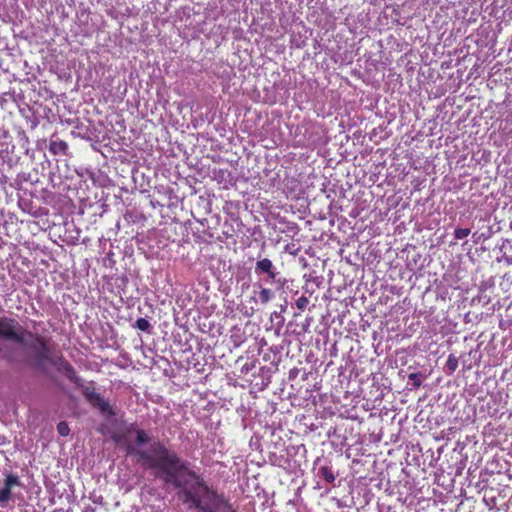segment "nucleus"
Here are the masks:
<instances>
[{
  "mask_svg": "<svg viewBox=\"0 0 512 512\" xmlns=\"http://www.w3.org/2000/svg\"><path fill=\"white\" fill-rule=\"evenodd\" d=\"M318 475L323 478L327 483H333L335 481V475L331 467L322 466L319 468Z\"/></svg>",
  "mask_w": 512,
  "mask_h": 512,
  "instance_id": "10",
  "label": "nucleus"
},
{
  "mask_svg": "<svg viewBox=\"0 0 512 512\" xmlns=\"http://www.w3.org/2000/svg\"><path fill=\"white\" fill-rule=\"evenodd\" d=\"M57 431L61 436H67L70 432L69 426L66 422H59L57 425Z\"/></svg>",
  "mask_w": 512,
  "mask_h": 512,
  "instance_id": "15",
  "label": "nucleus"
},
{
  "mask_svg": "<svg viewBox=\"0 0 512 512\" xmlns=\"http://www.w3.org/2000/svg\"><path fill=\"white\" fill-rule=\"evenodd\" d=\"M84 512H95V508H93L91 506H87V507H85Z\"/></svg>",
  "mask_w": 512,
  "mask_h": 512,
  "instance_id": "17",
  "label": "nucleus"
},
{
  "mask_svg": "<svg viewBox=\"0 0 512 512\" xmlns=\"http://www.w3.org/2000/svg\"><path fill=\"white\" fill-rule=\"evenodd\" d=\"M22 486L21 480L18 475L13 473L5 474L3 487L0 488V507L5 508L12 498V489L14 487Z\"/></svg>",
  "mask_w": 512,
  "mask_h": 512,
  "instance_id": "5",
  "label": "nucleus"
},
{
  "mask_svg": "<svg viewBox=\"0 0 512 512\" xmlns=\"http://www.w3.org/2000/svg\"><path fill=\"white\" fill-rule=\"evenodd\" d=\"M0 360L21 363L26 360L24 349L39 368L52 360V350L45 337L34 334L23 327L15 318L0 317Z\"/></svg>",
  "mask_w": 512,
  "mask_h": 512,
  "instance_id": "2",
  "label": "nucleus"
},
{
  "mask_svg": "<svg viewBox=\"0 0 512 512\" xmlns=\"http://www.w3.org/2000/svg\"><path fill=\"white\" fill-rule=\"evenodd\" d=\"M445 368L447 370V374L452 375L458 368V358L455 355L450 354L446 361Z\"/></svg>",
  "mask_w": 512,
  "mask_h": 512,
  "instance_id": "11",
  "label": "nucleus"
},
{
  "mask_svg": "<svg viewBox=\"0 0 512 512\" xmlns=\"http://www.w3.org/2000/svg\"><path fill=\"white\" fill-rule=\"evenodd\" d=\"M255 273L257 275L266 274L268 276L267 281L277 284L279 287H283L287 283L285 278L280 277V273L276 271L272 261L268 258H263L256 262Z\"/></svg>",
  "mask_w": 512,
  "mask_h": 512,
  "instance_id": "3",
  "label": "nucleus"
},
{
  "mask_svg": "<svg viewBox=\"0 0 512 512\" xmlns=\"http://www.w3.org/2000/svg\"><path fill=\"white\" fill-rule=\"evenodd\" d=\"M53 366L56 367V369L64 374L71 382H73L77 386H82V379L76 375V372L73 368V366L66 361L61 356L52 357V360L49 362Z\"/></svg>",
  "mask_w": 512,
  "mask_h": 512,
  "instance_id": "6",
  "label": "nucleus"
},
{
  "mask_svg": "<svg viewBox=\"0 0 512 512\" xmlns=\"http://www.w3.org/2000/svg\"><path fill=\"white\" fill-rule=\"evenodd\" d=\"M423 375L421 373H411L408 375V379L412 382L414 388H419L422 384Z\"/></svg>",
  "mask_w": 512,
  "mask_h": 512,
  "instance_id": "13",
  "label": "nucleus"
},
{
  "mask_svg": "<svg viewBox=\"0 0 512 512\" xmlns=\"http://www.w3.org/2000/svg\"><path fill=\"white\" fill-rule=\"evenodd\" d=\"M133 431L135 432V442L138 446H142L144 444L149 443L150 438L145 431L133 429L132 426L130 425V435L132 434Z\"/></svg>",
  "mask_w": 512,
  "mask_h": 512,
  "instance_id": "9",
  "label": "nucleus"
},
{
  "mask_svg": "<svg viewBox=\"0 0 512 512\" xmlns=\"http://www.w3.org/2000/svg\"><path fill=\"white\" fill-rule=\"evenodd\" d=\"M135 327L140 330V331H143V332H148V333H151L152 331V325L150 324V322L145 319V318H139L136 323H135Z\"/></svg>",
  "mask_w": 512,
  "mask_h": 512,
  "instance_id": "12",
  "label": "nucleus"
},
{
  "mask_svg": "<svg viewBox=\"0 0 512 512\" xmlns=\"http://www.w3.org/2000/svg\"><path fill=\"white\" fill-rule=\"evenodd\" d=\"M82 393L86 400L94 407L97 408L103 415H111L113 411L107 400H105L99 393H97L92 386H85Z\"/></svg>",
  "mask_w": 512,
  "mask_h": 512,
  "instance_id": "4",
  "label": "nucleus"
},
{
  "mask_svg": "<svg viewBox=\"0 0 512 512\" xmlns=\"http://www.w3.org/2000/svg\"><path fill=\"white\" fill-rule=\"evenodd\" d=\"M469 228H456L454 231V237L457 240L466 238L470 234Z\"/></svg>",
  "mask_w": 512,
  "mask_h": 512,
  "instance_id": "14",
  "label": "nucleus"
},
{
  "mask_svg": "<svg viewBox=\"0 0 512 512\" xmlns=\"http://www.w3.org/2000/svg\"><path fill=\"white\" fill-rule=\"evenodd\" d=\"M68 149V144L63 140H52L49 144V151L53 155H65Z\"/></svg>",
  "mask_w": 512,
  "mask_h": 512,
  "instance_id": "7",
  "label": "nucleus"
},
{
  "mask_svg": "<svg viewBox=\"0 0 512 512\" xmlns=\"http://www.w3.org/2000/svg\"><path fill=\"white\" fill-rule=\"evenodd\" d=\"M101 500H102V497H101V496H99V497H96L93 501H94V503H99V504H101Z\"/></svg>",
  "mask_w": 512,
  "mask_h": 512,
  "instance_id": "18",
  "label": "nucleus"
},
{
  "mask_svg": "<svg viewBox=\"0 0 512 512\" xmlns=\"http://www.w3.org/2000/svg\"><path fill=\"white\" fill-rule=\"evenodd\" d=\"M273 297L274 293L272 292L271 289L260 286V290L258 292V301L262 305H266L267 303H269L273 299ZM253 301L257 302V299L253 298Z\"/></svg>",
  "mask_w": 512,
  "mask_h": 512,
  "instance_id": "8",
  "label": "nucleus"
},
{
  "mask_svg": "<svg viewBox=\"0 0 512 512\" xmlns=\"http://www.w3.org/2000/svg\"><path fill=\"white\" fill-rule=\"evenodd\" d=\"M137 456V462L146 470H151L155 477L160 478L166 486L179 489V497L189 508L199 512H214L204 503L202 496L216 498L217 494L209 489L204 479L189 469V463L182 460L176 452L169 450L159 441H153L145 449L133 451L130 455Z\"/></svg>",
  "mask_w": 512,
  "mask_h": 512,
  "instance_id": "1",
  "label": "nucleus"
},
{
  "mask_svg": "<svg viewBox=\"0 0 512 512\" xmlns=\"http://www.w3.org/2000/svg\"><path fill=\"white\" fill-rule=\"evenodd\" d=\"M232 512H236V511L233 510Z\"/></svg>",
  "mask_w": 512,
  "mask_h": 512,
  "instance_id": "19",
  "label": "nucleus"
},
{
  "mask_svg": "<svg viewBox=\"0 0 512 512\" xmlns=\"http://www.w3.org/2000/svg\"><path fill=\"white\" fill-rule=\"evenodd\" d=\"M309 304V299L306 296H301L296 300V307L303 311Z\"/></svg>",
  "mask_w": 512,
  "mask_h": 512,
  "instance_id": "16",
  "label": "nucleus"
}]
</instances>
